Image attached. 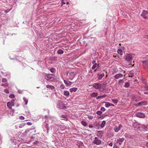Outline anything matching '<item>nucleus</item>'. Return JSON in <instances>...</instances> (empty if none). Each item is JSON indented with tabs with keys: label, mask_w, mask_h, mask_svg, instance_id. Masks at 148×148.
Returning a JSON list of instances; mask_svg holds the SVG:
<instances>
[{
	"label": "nucleus",
	"mask_w": 148,
	"mask_h": 148,
	"mask_svg": "<svg viewBox=\"0 0 148 148\" xmlns=\"http://www.w3.org/2000/svg\"><path fill=\"white\" fill-rule=\"evenodd\" d=\"M65 88V86L63 84H62L60 86V88L61 89H63Z\"/></svg>",
	"instance_id": "nucleus-40"
},
{
	"label": "nucleus",
	"mask_w": 148,
	"mask_h": 148,
	"mask_svg": "<svg viewBox=\"0 0 148 148\" xmlns=\"http://www.w3.org/2000/svg\"><path fill=\"white\" fill-rule=\"evenodd\" d=\"M61 117L62 118L61 119V120H67V119L66 118V116L64 115H62V116Z\"/></svg>",
	"instance_id": "nucleus-29"
},
{
	"label": "nucleus",
	"mask_w": 148,
	"mask_h": 148,
	"mask_svg": "<svg viewBox=\"0 0 148 148\" xmlns=\"http://www.w3.org/2000/svg\"><path fill=\"white\" fill-rule=\"evenodd\" d=\"M77 88L74 87V88H71L69 90H70V92H72L73 91L75 92L77 91Z\"/></svg>",
	"instance_id": "nucleus-19"
},
{
	"label": "nucleus",
	"mask_w": 148,
	"mask_h": 148,
	"mask_svg": "<svg viewBox=\"0 0 148 148\" xmlns=\"http://www.w3.org/2000/svg\"><path fill=\"white\" fill-rule=\"evenodd\" d=\"M106 83H103V85H106Z\"/></svg>",
	"instance_id": "nucleus-59"
},
{
	"label": "nucleus",
	"mask_w": 148,
	"mask_h": 148,
	"mask_svg": "<svg viewBox=\"0 0 148 148\" xmlns=\"http://www.w3.org/2000/svg\"><path fill=\"white\" fill-rule=\"evenodd\" d=\"M144 93L145 94H148V92H144Z\"/></svg>",
	"instance_id": "nucleus-57"
},
{
	"label": "nucleus",
	"mask_w": 148,
	"mask_h": 148,
	"mask_svg": "<svg viewBox=\"0 0 148 148\" xmlns=\"http://www.w3.org/2000/svg\"><path fill=\"white\" fill-rule=\"evenodd\" d=\"M123 74H117L114 76V77L115 79H118L122 77H123Z\"/></svg>",
	"instance_id": "nucleus-11"
},
{
	"label": "nucleus",
	"mask_w": 148,
	"mask_h": 148,
	"mask_svg": "<svg viewBox=\"0 0 148 148\" xmlns=\"http://www.w3.org/2000/svg\"><path fill=\"white\" fill-rule=\"evenodd\" d=\"M146 145L148 147V142L146 143Z\"/></svg>",
	"instance_id": "nucleus-58"
},
{
	"label": "nucleus",
	"mask_w": 148,
	"mask_h": 148,
	"mask_svg": "<svg viewBox=\"0 0 148 148\" xmlns=\"http://www.w3.org/2000/svg\"><path fill=\"white\" fill-rule=\"evenodd\" d=\"M23 99L25 102V105H26L28 102V100L25 98H24Z\"/></svg>",
	"instance_id": "nucleus-33"
},
{
	"label": "nucleus",
	"mask_w": 148,
	"mask_h": 148,
	"mask_svg": "<svg viewBox=\"0 0 148 148\" xmlns=\"http://www.w3.org/2000/svg\"><path fill=\"white\" fill-rule=\"evenodd\" d=\"M89 126L90 128H92L93 127V126L92 125H90Z\"/></svg>",
	"instance_id": "nucleus-52"
},
{
	"label": "nucleus",
	"mask_w": 148,
	"mask_h": 148,
	"mask_svg": "<svg viewBox=\"0 0 148 148\" xmlns=\"http://www.w3.org/2000/svg\"><path fill=\"white\" fill-rule=\"evenodd\" d=\"M95 128L97 129H99L100 128V124L99 123H96L95 124Z\"/></svg>",
	"instance_id": "nucleus-25"
},
{
	"label": "nucleus",
	"mask_w": 148,
	"mask_h": 148,
	"mask_svg": "<svg viewBox=\"0 0 148 148\" xmlns=\"http://www.w3.org/2000/svg\"><path fill=\"white\" fill-rule=\"evenodd\" d=\"M118 53L121 56L123 55V52L122 50L121 49H119L117 50Z\"/></svg>",
	"instance_id": "nucleus-21"
},
{
	"label": "nucleus",
	"mask_w": 148,
	"mask_h": 148,
	"mask_svg": "<svg viewBox=\"0 0 148 148\" xmlns=\"http://www.w3.org/2000/svg\"><path fill=\"white\" fill-rule=\"evenodd\" d=\"M95 61L93 60L92 61V63L93 64H94L95 63Z\"/></svg>",
	"instance_id": "nucleus-55"
},
{
	"label": "nucleus",
	"mask_w": 148,
	"mask_h": 148,
	"mask_svg": "<svg viewBox=\"0 0 148 148\" xmlns=\"http://www.w3.org/2000/svg\"><path fill=\"white\" fill-rule=\"evenodd\" d=\"M27 124L28 125H31L32 124V123L30 122H28L27 123Z\"/></svg>",
	"instance_id": "nucleus-48"
},
{
	"label": "nucleus",
	"mask_w": 148,
	"mask_h": 148,
	"mask_svg": "<svg viewBox=\"0 0 148 148\" xmlns=\"http://www.w3.org/2000/svg\"><path fill=\"white\" fill-rule=\"evenodd\" d=\"M142 127L146 130V131H148V125H142Z\"/></svg>",
	"instance_id": "nucleus-18"
},
{
	"label": "nucleus",
	"mask_w": 148,
	"mask_h": 148,
	"mask_svg": "<svg viewBox=\"0 0 148 148\" xmlns=\"http://www.w3.org/2000/svg\"><path fill=\"white\" fill-rule=\"evenodd\" d=\"M122 127V126L121 125H119L118 127H115L114 128L115 131L116 132H118Z\"/></svg>",
	"instance_id": "nucleus-12"
},
{
	"label": "nucleus",
	"mask_w": 148,
	"mask_h": 148,
	"mask_svg": "<svg viewBox=\"0 0 148 148\" xmlns=\"http://www.w3.org/2000/svg\"><path fill=\"white\" fill-rule=\"evenodd\" d=\"M104 76V73L98 74L97 76L99 79H101Z\"/></svg>",
	"instance_id": "nucleus-17"
},
{
	"label": "nucleus",
	"mask_w": 148,
	"mask_h": 148,
	"mask_svg": "<svg viewBox=\"0 0 148 148\" xmlns=\"http://www.w3.org/2000/svg\"><path fill=\"white\" fill-rule=\"evenodd\" d=\"M66 4H69V2H66Z\"/></svg>",
	"instance_id": "nucleus-63"
},
{
	"label": "nucleus",
	"mask_w": 148,
	"mask_h": 148,
	"mask_svg": "<svg viewBox=\"0 0 148 148\" xmlns=\"http://www.w3.org/2000/svg\"><path fill=\"white\" fill-rule=\"evenodd\" d=\"M106 123L105 121H103L101 124H100L101 128H103L105 126Z\"/></svg>",
	"instance_id": "nucleus-23"
},
{
	"label": "nucleus",
	"mask_w": 148,
	"mask_h": 148,
	"mask_svg": "<svg viewBox=\"0 0 148 148\" xmlns=\"http://www.w3.org/2000/svg\"><path fill=\"white\" fill-rule=\"evenodd\" d=\"M54 70H55V69H54V68H52L50 70L51 72V73H53L54 72Z\"/></svg>",
	"instance_id": "nucleus-42"
},
{
	"label": "nucleus",
	"mask_w": 148,
	"mask_h": 148,
	"mask_svg": "<svg viewBox=\"0 0 148 148\" xmlns=\"http://www.w3.org/2000/svg\"><path fill=\"white\" fill-rule=\"evenodd\" d=\"M102 112L101 111H99L97 112V114L98 115H100L102 113Z\"/></svg>",
	"instance_id": "nucleus-36"
},
{
	"label": "nucleus",
	"mask_w": 148,
	"mask_h": 148,
	"mask_svg": "<svg viewBox=\"0 0 148 148\" xmlns=\"http://www.w3.org/2000/svg\"><path fill=\"white\" fill-rule=\"evenodd\" d=\"M14 95L13 94H12L9 96L11 98H14Z\"/></svg>",
	"instance_id": "nucleus-43"
},
{
	"label": "nucleus",
	"mask_w": 148,
	"mask_h": 148,
	"mask_svg": "<svg viewBox=\"0 0 148 148\" xmlns=\"http://www.w3.org/2000/svg\"><path fill=\"white\" fill-rule=\"evenodd\" d=\"M99 64H97L96 63H95L94 64L93 66L92 67V69H94L96 68L97 67L99 66Z\"/></svg>",
	"instance_id": "nucleus-20"
},
{
	"label": "nucleus",
	"mask_w": 148,
	"mask_h": 148,
	"mask_svg": "<svg viewBox=\"0 0 148 148\" xmlns=\"http://www.w3.org/2000/svg\"><path fill=\"white\" fill-rule=\"evenodd\" d=\"M101 111L102 112H104L105 110V109L103 107H101Z\"/></svg>",
	"instance_id": "nucleus-41"
},
{
	"label": "nucleus",
	"mask_w": 148,
	"mask_h": 148,
	"mask_svg": "<svg viewBox=\"0 0 148 148\" xmlns=\"http://www.w3.org/2000/svg\"><path fill=\"white\" fill-rule=\"evenodd\" d=\"M148 14V12L144 10L143 11L142 13L141 14V16H142L145 19L147 18V17L146 16V15Z\"/></svg>",
	"instance_id": "nucleus-9"
},
{
	"label": "nucleus",
	"mask_w": 148,
	"mask_h": 148,
	"mask_svg": "<svg viewBox=\"0 0 148 148\" xmlns=\"http://www.w3.org/2000/svg\"><path fill=\"white\" fill-rule=\"evenodd\" d=\"M112 101L114 103H117L118 102V100L117 99H113L112 100Z\"/></svg>",
	"instance_id": "nucleus-34"
},
{
	"label": "nucleus",
	"mask_w": 148,
	"mask_h": 148,
	"mask_svg": "<svg viewBox=\"0 0 148 148\" xmlns=\"http://www.w3.org/2000/svg\"><path fill=\"white\" fill-rule=\"evenodd\" d=\"M133 126L134 128L136 129H140L142 127V125H139L138 123L137 122L134 123L133 124Z\"/></svg>",
	"instance_id": "nucleus-5"
},
{
	"label": "nucleus",
	"mask_w": 148,
	"mask_h": 148,
	"mask_svg": "<svg viewBox=\"0 0 148 148\" xmlns=\"http://www.w3.org/2000/svg\"><path fill=\"white\" fill-rule=\"evenodd\" d=\"M7 81V80L6 79L3 78L2 79V82H5Z\"/></svg>",
	"instance_id": "nucleus-39"
},
{
	"label": "nucleus",
	"mask_w": 148,
	"mask_h": 148,
	"mask_svg": "<svg viewBox=\"0 0 148 148\" xmlns=\"http://www.w3.org/2000/svg\"><path fill=\"white\" fill-rule=\"evenodd\" d=\"M101 143V140L98 139V138L97 137L95 138V140L93 141V143L94 144H96L97 145H100Z\"/></svg>",
	"instance_id": "nucleus-4"
},
{
	"label": "nucleus",
	"mask_w": 148,
	"mask_h": 148,
	"mask_svg": "<svg viewBox=\"0 0 148 148\" xmlns=\"http://www.w3.org/2000/svg\"><path fill=\"white\" fill-rule=\"evenodd\" d=\"M64 1V0H61V2L63 4H65V3Z\"/></svg>",
	"instance_id": "nucleus-51"
},
{
	"label": "nucleus",
	"mask_w": 148,
	"mask_h": 148,
	"mask_svg": "<svg viewBox=\"0 0 148 148\" xmlns=\"http://www.w3.org/2000/svg\"><path fill=\"white\" fill-rule=\"evenodd\" d=\"M90 95L92 97H95L97 96L98 94L97 93L93 92Z\"/></svg>",
	"instance_id": "nucleus-22"
},
{
	"label": "nucleus",
	"mask_w": 148,
	"mask_h": 148,
	"mask_svg": "<svg viewBox=\"0 0 148 148\" xmlns=\"http://www.w3.org/2000/svg\"><path fill=\"white\" fill-rule=\"evenodd\" d=\"M147 102L146 101H142L138 103V106H141L145 105L147 104Z\"/></svg>",
	"instance_id": "nucleus-15"
},
{
	"label": "nucleus",
	"mask_w": 148,
	"mask_h": 148,
	"mask_svg": "<svg viewBox=\"0 0 148 148\" xmlns=\"http://www.w3.org/2000/svg\"><path fill=\"white\" fill-rule=\"evenodd\" d=\"M46 87L47 88H50L52 90H55V88L53 86L47 85L46 86Z\"/></svg>",
	"instance_id": "nucleus-13"
},
{
	"label": "nucleus",
	"mask_w": 148,
	"mask_h": 148,
	"mask_svg": "<svg viewBox=\"0 0 148 148\" xmlns=\"http://www.w3.org/2000/svg\"><path fill=\"white\" fill-rule=\"evenodd\" d=\"M124 140L125 139L123 138H119L116 140V143L115 144L116 145V144H118L119 145H121Z\"/></svg>",
	"instance_id": "nucleus-8"
},
{
	"label": "nucleus",
	"mask_w": 148,
	"mask_h": 148,
	"mask_svg": "<svg viewBox=\"0 0 148 148\" xmlns=\"http://www.w3.org/2000/svg\"><path fill=\"white\" fill-rule=\"evenodd\" d=\"M4 91L6 93H9V92L8 90H7V89H4Z\"/></svg>",
	"instance_id": "nucleus-44"
},
{
	"label": "nucleus",
	"mask_w": 148,
	"mask_h": 148,
	"mask_svg": "<svg viewBox=\"0 0 148 148\" xmlns=\"http://www.w3.org/2000/svg\"><path fill=\"white\" fill-rule=\"evenodd\" d=\"M53 76V75L52 74H47L45 76V78L47 80L53 81L54 80V79L52 77Z\"/></svg>",
	"instance_id": "nucleus-2"
},
{
	"label": "nucleus",
	"mask_w": 148,
	"mask_h": 148,
	"mask_svg": "<svg viewBox=\"0 0 148 148\" xmlns=\"http://www.w3.org/2000/svg\"><path fill=\"white\" fill-rule=\"evenodd\" d=\"M90 86H92L96 89H98L100 91H103L105 89V87L103 86L101 84L98 83H95L92 85Z\"/></svg>",
	"instance_id": "nucleus-1"
},
{
	"label": "nucleus",
	"mask_w": 148,
	"mask_h": 148,
	"mask_svg": "<svg viewBox=\"0 0 148 148\" xmlns=\"http://www.w3.org/2000/svg\"><path fill=\"white\" fill-rule=\"evenodd\" d=\"M110 106H114V105H113V104L111 103H110Z\"/></svg>",
	"instance_id": "nucleus-60"
},
{
	"label": "nucleus",
	"mask_w": 148,
	"mask_h": 148,
	"mask_svg": "<svg viewBox=\"0 0 148 148\" xmlns=\"http://www.w3.org/2000/svg\"><path fill=\"white\" fill-rule=\"evenodd\" d=\"M81 123L84 126H86L87 125L86 122L85 121H82Z\"/></svg>",
	"instance_id": "nucleus-27"
},
{
	"label": "nucleus",
	"mask_w": 148,
	"mask_h": 148,
	"mask_svg": "<svg viewBox=\"0 0 148 148\" xmlns=\"http://www.w3.org/2000/svg\"><path fill=\"white\" fill-rule=\"evenodd\" d=\"M24 125H25L24 123H23L22 124H21L20 125H19V128H21V127H24Z\"/></svg>",
	"instance_id": "nucleus-38"
},
{
	"label": "nucleus",
	"mask_w": 148,
	"mask_h": 148,
	"mask_svg": "<svg viewBox=\"0 0 148 148\" xmlns=\"http://www.w3.org/2000/svg\"><path fill=\"white\" fill-rule=\"evenodd\" d=\"M106 96H107V95H106V94H105L103 95H102L101 96L102 98H105V97H106Z\"/></svg>",
	"instance_id": "nucleus-47"
},
{
	"label": "nucleus",
	"mask_w": 148,
	"mask_h": 148,
	"mask_svg": "<svg viewBox=\"0 0 148 148\" xmlns=\"http://www.w3.org/2000/svg\"><path fill=\"white\" fill-rule=\"evenodd\" d=\"M19 119L21 120H24V118L22 116H21L19 117Z\"/></svg>",
	"instance_id": "nucleus-46"
},
{
	"label": "nucleus",
	"mask_w": 148,
	"mask_h": 148,
	"mask_svg": "<svg viewBox=\"0 0 148 148\" xmlns=\"http://www.w3.org/2000/svg\"><path fill=\"white\" fill-rule=\"evenodd\" d=\"M134 76V74L132 73H131L129 74V77H132Z\"/></svg>",
	"instance_id": "nucleus-37"
},
{
	"label": "nucleus",
	"mask_w": 148,
	"mask_h": 148,
	"mask_svg": "<svg viewBox=\"0 0 148 148\" xmlns=\"http://www.w3.org/2000/svg\"><path fill=\"white\" fill-rule=\"evenodd\" d=\"M88 119L91 120V119H92L93 117L92 116H88Z\"/></svg>",
	"instance_id": "nucleus-45"
},
{
	"label": "nucleus",
	"mask_w": 148,
	"mask_h": 148,
	"mask_svg": "<svg viewBox=\"0 0 148 148\" xmlns=\"http://www.w3.org/2000/svg\"><path fill=\"white\" fill-rule=\"evenodd\" d=\"M143 64V66L145 70H147L148 69V61H142Z\"/></svg>",
	"instance_id": "nucleus-6"
},
{
	"label": "nucleus",
	"mask_w": 148,
	"mask_h": 148,
	"mask_svg": "<svg viewBox=\"0 0 148 148\" xmlns=\"http://www.w3.org/2000/svg\"><path fill=\"white\" fill-rule=\"evenodd\" d=\"M125 60L128 62L131 61H132V56L130 54L126 56Z\"/></svg>",
	"instance_id": "nucleus-10"
},
{
	"label": "nucleus",
	"mask_w": 148,
	"mask_h": 148,
	"mask_svg": "<svg viewBox=\"0 0 148 148\" xmlns=\"http://www.w3.org/2000/svg\"><path fill=\"white\" fill-rule=\"evenodd\" d=\"M119 84H123V79H120L119 82Z\"/></svg>",
	"instance_id": "nucleus-35"
},
{
	"label": "nucleus",
	"mask_w": 148,
	"mask_h": 148,
	"mask_svg": "<svg viewBox=\"0 0 148 148\" xmlns=\"http://www.w3.org/2000/svg\"><path fill=\"white\" fill-rule=\"evenodd\" d=\"M106 103L105 106L106 107H108L110 106V103L108 102H105Z\"/></svg>",
	"instance_id": "nucleus-31"
},
{
	"label": "nucleus",
	"mask_w": 148,
	"mask_h": 148,
	"mask_svg": "<svg viewBox=\"0 0 148 148\" xmlns=\"http://www.w3.org/2000/svg\"><path fill=\"white\" fill-rule=\"evenodd\" d=\"M114 148H119V147H118L117 146V145H116L115 144L114 146Z\"/></svg>",
	"instance_id": "nucleus-50"
},
{
	"label": "nucleus",
	"mask_w": 148,
	"mask_h": 148,
	"mask_svg": "<svg viewBox=\"0 0 148 148\" xmlns=\"http://www.w3.org/2000/svg\"><path fill=\"white\" fill-rule=\"evenodd\" d=\"M146 135H147L146 136H145L148 139V134L147 135V134Z\"/></svg>",
	"instance_id": "nucleus-61"
},
{
	"label": "nucleus",
	"mask_w": 148,
	"mask_h": 148,
	"mask_svg": "<svg viewBox=\"0 0 148 148\" xmlns=\"http://www.w3.org/2000/svg\"><path fill=\"white\" fill-rule=\"evenodd\" d=\"M63 53V51L61 49H59L57 51V53L58 54H62Z\"/></svg>",
	"instance_id": "nucleus-26"
},
{
	"label": "nucleus",
	"mask_w": 148,
	"mask_h": 148,
	"mask_svg": "<svg viewBox=\"0 0 148 148\" xmlns=\"http://www.w3.org/2000/svg\"><path fill=\"white\" fill-rule=\"evenodd\" d=\"M144 37L147 38H148V35H145V36Z\"/></svg>",
	"instance_id": "nucleus-53"
},
{
	"label": "nucleus",
	"mask_w": 148,
	"mask_h": 148,
	"mask_svg": "<svg viewBox=\"0 0 148 148\" xmlns=\"http://www.w3.org/2000/svg\"><path fill=\"white\" fill-rule=\"evenodd\" d=\"M103 132L102 131H98V132L97 136L98 137H101L102 136Z\"/></svg>",
	"instance_id": "nucleus-16"
},
{
	"label": "nucleus",
	"mask_w": 148,
	"mask_h": 148,
	"mask_svg": "<svg viewBox=\"0 0 148 148\" xmlns=\"http://www.w3.org/2000/svg\"><path fill=\"white\" fill-rule=\"evenodd\" d=\"M1 86H4V84H2L1 85Z\"/></svg>",
	"instance_id": "nucleus-62"
},
{
	"label": "nucleus",
	"mask_w": 148,
	"mask_h": 148,
	"mask_svg": "<svg viewBox=\"0 0 148 148\" xmlns=\"http://www.w3.org/2000/svg\"><path fill=\"white\" fill-rule=\"evenodd\" d=\"M76 73L75 72H71L69 73L70 76H73L76 74Z\"/></svg>",
	"instance_id": "nucleus-30"
},
{
	"label": "nucleus",
	"mask_w": 148,
	"mask_h": 148,
	"mask_svg": "<svg viewBox=\"0 0 148 148\" xmlns=\"http://www.w3.org/2000/svg\"><path fill=\"white\" fill-rule=\"evenodd\" d=\"M109 145L110 146H112V143H109Z\"/></svg>",
	"instance_id": "nucleus-54"
},
{
	"label": "nucleus",
	"mask_w": 148,
	"mask_h": 148,
	"mask_svg": "<svg viewBox=\"0 0 148 148\" xmlns=\"http://www.w3.org/2000/svg\"><path fill=\"white\" fill-rule=\"evenodd\" d=\"M146 90H148V86H147L146 87H145Z\"/></svg>",
	"instance_id": "nucleus-56"
},
{
	"label": "nucleus",
	"mask_w": 148,
	"mask_h": 148,
	"mask_svg": "<svg viewBox=\"0 0 148 148\" xmlns=\"http://www.w3.org/2000/svg\"><path fill=\"white\" fill-rule=\"evenodd\" d=\"M130 84L129 82H127L125 83V84L124 85V87L125 88H128L130 86Z\"/></svg>",
	"instance_id": "nucleus-28"
},
{
	"label": "nucleus",
	"mask_w": 148,
	"mask_h": 148,
	"mask_svg": "<svg viewBox=\"0 0 148 148\" xmlns=\"http://www.w3.org/2000/svg\"><path fill=\"white\" fill-rule=\"evenodd\" d=\"M64 94L65 95L68 96L69 95V91L65 90L64 91Z\"/></svg>",
	"instance_id": "nucleus-24"
},
{
	"label": "nucleus",
	"mask_w": 148,
	"mask_h": 148,
	"mask_svg": "<svg viewBox=\"0 0 148 148\" xmlns=\"http://www.w3.org/2000/svg\"><path fill=\"white\" fill-rule=\"evenodd\" d=\"M68 72H68V71H67V72H66V73H67V75H68Z\"/></svg>",
	"instance_id": "nucleus-64"
},
{
	"label": "nucleus",
	"mask_w": 148,
	"mask_h": 148,
	"mask_svg": "<svg viewBox=\"0 0 148 148\" xmlns=\"http://www.w3.org/2000/svg\"><path fill=\"white\" fill-rule=\"evenodd\" d=\"M64 83L67 86H70L72 84V82L69 81H67L65 80H64Z\"/></svg>",
	"instance_id": "nucleus-14"
},
{
	"label": "nucleus",
	"mask_w": 148,
	"mask_h": 148,
	"mask_svg": "<svg viewBox=\"0 0 148 148\" xmlns=\"http://www.w3.org/2000/svg\"><path fill=\"white\" fill-rule=\"evenodd\" d=\"M14 100H12L11 102H8L7 103V106L10 109H12V107L14 106Z\"/></svg>",
	"instance_id": "nucleus-3"
},
{
	"label": "nucleus",
	"mask_w": 148,
	"mask_h": 148,
	"mask_svg": "<svg viewBox=\"0 0 148 148\" xmlns=\"http://www.w3.org/2000/svg\"><path fill=\"white\" fill-rule=\"evenodd\" d=\"M136 115L137 117L140 118H144L145 116L144 114L142 112H138L136 114Z\"/></svg>",
	"instance_id": "nucleus-7"
},
{
	"label": "nucleus",
	"mask_w": 148,
	"mask_h": 148,
	"mask_svg": "<svg viewBox=\"0 0 148 148\" xmlns=\"http://www.w3.org/2000/svg\"><path fill=\"white\" fill-rule=\"evenodd\" d=\"M102 98L101 96H99L97 97L96 99H99Z\"/></svg>",
	"instance_id": "nucleus-49"
},
{
	"label": "nucleus",
	"mask_w": 148,
	"mask_h": 148,
	"mask_svg": "<svg viewBox=\"0 0 148 148\" xmlns=\"http://www.w3.org/2000/svg\"><path fill=\"white\" fill-rule=\"evenodd\" d=\"M45 127L46 128V129L47 130V134H48V130H49V127H48V124L46 123V124L45 125Z\"/></svg>",
	"instance_id": "nucleus-32"
}]
</instances>
